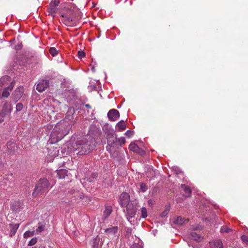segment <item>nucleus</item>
Wrapping results in <instances>:
<instances>
[{
  "label": "nucleus",
  "instance_id": "b1692460",
  "mask_svg": "<svg viewBox=\"0 0 248 248\" xmlns=\"http://www.w3.org/2000/svg\"><path fill=\"white\" fill-rule=\"evenodd\" d=\"M11 78L8 76H4L0 78V86L2 87L5 84L10 82Z\"/></svg>",
  "mask_w": 248,
  "mask_h": 248
},
{
  "label": "nucleus",
  "instance_id": "c03bdc74",
  "mask_svg": "<svg viewBox=\"0 0 248 248\" xmlns=\"http://www.w3.org/2000/svg\"><path fill=\"white\" fill-rule=\"evenodd\" d=\"M22 45L21 43L18 44L15 46V49L16 50H20L22 48Z\"/></svg>",
  "mask_w": 248,
  "mask_h": 248
},
{
  "label": "nucleus",
  "instance_id": "20e7f679",
  "mask_svg": "<svg viewBox=\"0 0 248 248\" xmlns=\"http://www.w3.org/2000/svg\"><path fill=\"white\" fill-rule=\"evenodd\" d=\"M126 208V211L125 213V216H126L127 219L129 221L131 222L130 219L134 217L137 212V208L136 206L133 203H130L125 206Z\"/></svg>",
  "mask_w": 248,
  "mask_h": 248
},
{
  "label": "nucleus",
  "instance_id": "09e8293b",
  "mask_svg": "<svg viewBox=\"0 0 248 248\" xmlns=\"http://www.w3.org/2000/svg\"><path fill=\"white\" fill-rule=\"evenodd\" d=\"M85 107H86V108H91V106H90L89 104H86V105H85Z\"/></svg>",
  "mask_w": 248,
  "mask_h": 248
},
{
  "label": "nucleus",
  "instance_id": "aec40b11",
  "mask_svg": "<svg viewBox=\"0 0 248 248\" xmlns=\"http://www.w3.org/2000/svg\"><path fill=\"white\" fill-rule=\"evenodd\" d=\"M211 248H223V244L221 240H217L210 243Z\"/></svg>",
  "mask_w": 248,
  "mask_h": 248
},
{
  "label": "nucleus",
  "instance_id": "7ed1b4c3",
  "mask_svg": "<svg viewBox=\"0 0 248 248\" xmlns=\"http://www.w3.org/2000/svg\"><path fill=\"white\" fill-rule=\"evenodd\" d=\"M61 16L63 18L62 21L67 26H73L76 18V13L72 9H68L65 12L62 13Z\"/></svg>",
  "mask_w": 248,
  "mask_h": 248
},
{
  "label": "nucleus",
  "instance_id": "a18cd8bd",
  "mask_svg": "<svg viewBox=\"0 0 248 248\" xmlns=\"http://www.w3.org/2000/svg\"><path fill=\"white\" fill-rule=\"evenodd\" d=\"M61 125V124H58V125H57L55 127V128H54V130H53V132H52V134H53V135H54V133H55V131H57L58 129H60Z\"/></svg>",
  "mask_w": 248,
  "mask_h": 248
},
{
  "label": "nucleus",
  "instance_id": "9b49d317",
  "mask_svg": "<svg viewBox=\"0 0 248 248\" xmlns=\"http://www.w3.org/2000/svg\"><path fill=\"white\" fill-rule=\"evenodd\" d=\"M108 117L109 120L115 121L120 117L119 112L115 109H112L108 113Z\"/></svg>",
  "mask_w": 248,
  "mask_h": 248
},
{
  "label": "nucleus",
  "instance_id": "37998d69",
  "mask_svg": "<svg viewBox=\"0 0 248 248\" xmlns=\"http://www.w3.org/2000/svg\"><path fill=\"white\" fill-rule=\"evenodd\" d=\"M169 210L168 209H166L163 212H162L161 214V217H166V216L168 214Z\"/></svg>",
  "mask_w": 248,
  "mask_h": 248
},
{
  "label": "nucleus",
  "instance_id": "e433bc0d",
  "mask_svg": "<svg viewBox=\"0 0 248 248\" xmlns=\"http://www.w3.org/2000/svg\"><path fill=\"white\" fill-rule=\"evenodd\" d=\"M241 239L243 242H244L247 245H248V236L243 235L241 236Z\"/></svg>",
  "mask_w": 248,
  "mask_h": 248
},
{
  "label": "nucleus",
  "instance_id": "f3484780",
  "mask_svg": "<svg viewBox=\"0 0 248 248\" xmlns=\"http://www.w3.org/2000/svg\"><path fill=\"white\" fill-rule=\"evenodd\" d=\"M181 187L183 189L184 191L183 196H184L185 198H189L191 196V189L189 186L184 184H182Z\"/></svg>",
  "mask_w": 248,
  "mask_h": 248
},
{
  "label": "nucleus",
  "instance_id": "5701e85b",
  "mask_svg": "<svg viewBox=\"0 0 248 248\" xmlns=\"http://www.w3.org/2000/svg\"><path fill=\"white\" fill-rule=\"evenodd\" d=\"M75 110L73 108H69L68 110L67 111L65 119V120H71L73 119L74 118V113Z\"/></svg>",
  "mask_w": 248,
  "mask_h": 248
},
{
  "label": "nucleus",
  "instance_id": "a211bd4d",
  "mask_svg": "<svg viewBox=\"0 0 248 248\" xmlns=\"http://www.w3.org/2000/svg\"><path fill=\"white\" fill-rule=\"evenodd\" d=\"M114 142L115 148H118V146L121 147L123 145L125 144V139L124 137H121L120 138H117L116 137L114 140Z\"/></svg>",
  "mask_w": 248,
  "mask_h": 248
},
{
  "label": "nucleus",
  "instance_id": "3c124183",
  "mask_svg": "<svg viewBox=\"0 0 248 248\" xmlns=\"http://www.w3.org/2000/svg\"><path fill=\"white\" fill-rule=\"evenodd\" d=\"M32 248H36V247H32Z\"/></svg>",
  "mask_w": 248,
  "mask_h": 248
},
{
  "label": "nucleus",
  "instance_id": "0eeeda50",
  "mask_svg": "<svg viewBox=\"0 0 248 248\" xmlns=\"http://www.w3.org/2000/svg\"><path fill=\"white\" fill-rule=\"evenodd\" d=\"M60 1L59 0H52L49 4V7L48 8L47 11L49 15H51L54 17L57 13V7L59 5Z\"/></svg>",
  "mask_w": 248,
  "mask_h": 248
},
{
  "label": "nucleus",
  "instance_id": "f03ea898",
  "mask_svg": "<svg viewBox=\"0 0 248 248\" xmlns=\"http://www.w3.org/2000/svg\"><path fill=\"white\" fill-rule=\"evenodd\" d=\"M50 184L46 178H41L36 184L32 196L36 197L39 194L47 192L50 187Z\"/></svg>",
  "mask_w": 248,
  "mask_h": 248
},
{
  "label": "nucleus",
  "instance_id": "f257e3e1",
  "mask_svg": "<svg viewBox=\"0 0 248 248\" xmlns=\"http://www.w3.org/2000/svg\"><path fill=\"white\" fill-rule=\"evenodd\" d=\"M96 141L94 138L89 137L88 139L77 140L72 142L70 147L68 146L70 152L76 153L78 155H84L93 151L96 146Z\"/></svg>",
  "mask_w": 248,
  "mask_h": 248
},
{
  "label": "nucleus",
  "instance_id": "9d476101",
  "mask_svg": "<svg viewBox=\"0 0 248 248\" xmlns=\"http://www.w3.org/2000/svg\"><path fill=\"white\" fill-rule=\"evenodd\" d=\"M15 83V82L13 81L9 86L3 88L1 94L2 98H7L10 96V93L14 88Z\"/></svg>",
  "mask_w": 248,
  "mask_h": 248
},
{
  "label": "nucleus",
  "instance_id": "423d86ee",
  "mask_svg": "<svg viewBox=\"0 0 248 248\" xmlns=\"http://www.w3.org/2000/svg\"><path fill=\"white\" fill-rule=\"evenodd\" d=\"M24 92V88L22 86L17 87L12 93L11 98L15 102L18 101L23 96Z\"/></svg>",
  "mask_w": 248,
  "mask_h": 248
},
{
  "label": "nucleus",
  "instance_id": "bb28decb",
  "mask_svg": "<svg viewBox=\"0 0 248 248\" xmlns=\"http://www.w3.org/2000/svg\"><path fill=\"white\" fill-rule=\"evenodd\" d=\"M116 126L119 129V131L124 130L126 128V124L124 123V121L123 120H121L117 124Z\"/></svg>",
  "mask_w": 248,
  "mask_h": 248
},
{
  "label": "nucleus",
  "instance_id": "f704fd0d",
  "mask_svg": "<svg viewBox=\"0 0 248 248\" xmlns=\"http://www.w3.org/2000/svg\"><path fill=\"white\" fill-rule=\"evenodd\" d=\"M37 242V238L34 237L32 238L29 242L28 246H32L34 245Z\"/></svg>",
  "mask_w": 248,
  "mask_h": 248
},
{
  "label": "nucleus",
  "instance_id": "4be33fe9",
  "mask_svg": "<svg viewBox=\"0 0 248 248\" xmlns=\"http://www.w3.org/2000/svg\"><path fill=\"white\" fill-rule=\"evenodd\" d=\"M190 235L191 238L196 241L201 242L202 240V237L201 235L195 232H191Z\"/></svg>",
  "mask_w": 248,
  "mask_h": 248
},
{
  "label": "nucleus",
  "instance_id": "8fccbe9b",
  "mask_svg": "<svg viewBox=\"0 0 248 248\" xmlns=\"http://www.w3.org/2000/svg\"><path fill=\"white\" fill-rule=\"evenodd\" d=\"M2 167H3V165H2V164L1 162V161L0 160V169L1 168H2Z\"/></svg>",
  "mask_w": 248,
  "mask_h": 248
},
{
  "label": "nucleus",
  "instance_id": "4c0bfd02",
  "mask_svg": "<svg viewBox=\"0 0 248 248\" xmlns=\"http://www.w3.org/2000/svg\"><path fill=\"white\" fill-rule=\"evenodd\" d=\"M78 56L79 58L81 59L85 56V53L82 51H78Z\"/></svg>",
  "mask_w": 248,
  "mask_h": 248
},
{
  "label": "nucleus",
  "instance_id": "c756f323",
  "mask_svg": "<svg viewBox=\"0 0 248 248\" xmlns=\"http://www.w3.org/2000/svg\"><path fill=\"white\" fill-rule=\"evenodd\" d=\"M39 226L37 228L36 232V233H39L43 231L45 229V226L44 225H42L41 223H39Z\"/></svg>",
  "mask_w": 248,
  "mask_h": 248
},
{
  "label": "nucleus",
  "instance_id": "cd10ccee",
  "mask_svg": "<svg viewBox=\"0 0 248 248\" xmlns=\"http://www.w3.org/2000/svg\"><path fill=\"white\" fill-rule=\"evenodd\" d=\"M112 212V208L110 206H106L104 212L105 218L108 217Z\"/></svg>",
  "mask_w": 248,
  "mask_h": 248
},
{
  "label": "nucleus",
  "instance_id": "473e14b6",
  "mask_svg": "<svg viewBox=\"0 0 248 248\" xmlns=\"http://www.w3.org/2000/svg\"><path fill=\"white\" fill-rule=\"evenodd\" d=\"M106 148H107V151L109 153H110V154H112V153L114 152L113 148H115V146L114 144L112 145L108 144Z\"/></svg>",
  "mask_w": 248,
  "mask_h": 248
},
{
  "label": "nucleus",
  "instance_id": "2f4dec72",
  "mask_svg": "<svg viewBox=\"0 0 248 248\" xmlns=\"http://www.w3.org/2000/svg\"><path fill=\"white\" fill-rule=\"evenodd\" d=\"M49 52L52 56H55L56 55H57V54H58V51L54 47H52L50 48Z\"/></svg>",
  "mask_w": 248,
  "mask_h": 248
},
{
  "label": "nucleus",
  "instance_id": "c85d7f7f",
  "mask_svg": "<svg viewBox=\"0 0 248 248\" xmlns=\"http://www.w3.org/2000/svg\"><path fill=\"white\" fill-rule=\"evenodd\" d=\"M140 189L142 192H144L146 191L148 189V186L144 183H140Z\"/></svg>",
  "mask_w": 248,
  "mask_h": 248
},
{
  "label": "nucleus",
  "instance_id": "a878e982",
  "mask_svg": "<svg viewBox=\"0 0 248 248\" xmlns=\"http://www.w3.org/2000/svg\"><path fill=\"white\" fill-rule=\"evenodd\" d=\"M57 176L60 178H64L67 176V171L66 170H61L57 172Z\"/></svg>",
  "mask_w": 248,
  "mask_h": 248
},
{
  "label": "nucleus",
  "instance_id": "72a5a7b5",
  "mask_svg": "<svg viewBox=\"0 0 248 248\" xmlns=\"http://www.w3.org/2000/svg\"><path fill=\"white\" fill-rule=\"evenodd\" d=\"M141 217L142 218H145L147 216V212L146 208L142 207L141 209Z\"/></svg>",
  "mask_w": 248,
  "mask_h": 248
},
{
  "label": "nucleus",
  "instance_id": "a19ab883",
  "mask_svg": "<svg viewBox=\"0 0 248 248\" xmlns=\"http://www.w3.org/2000/svg\"><path fill=\"white\" fill-rule=\"evenodd\" d=\"M229 229L226 226H223L221 229V232H228Z\"/></svg>",
  "mask_w": 248,
  "mask_h": 248
},
{
  "label": "nucleus",
  "instance_id": "49530a36",
  "mask_svg": "<svg viewBox=\"0 0 248 248\" xmlns=\"http://www.w3.org/2000/svg\"><path fill=\"white\" fill-rule=\"evenodd\" d=\"M132 231V229L131 228H128L126 231V235H130Z\"/></svg>",
  "mask_w": 248,
  "mask_h": 248
},
{
  "label": "nucleus",
  "instance_id": "58836bf2",
  "mask_svg": "<svg viewBox=\"0 0 248 248\" xmlns=\"http://www.w3.org/2000/svg\"><path fill=\"white\" fill-rule=\"evenodd\" d=\"M6 115L0 111V124L2 123L4 120V118Z\"/></svg>",
  "mask_w": 248,
  "mask_h": 248
},
{
  "label": "nucleus",
  "instance_id": "39448f33",
  "mask_svg": "<svg viewBox=\"0 0 248 248\" xmlns=\"http://www.w3.org/2000/svg\"><path fill=\"white\" fill-rule=\"evenodd\" d=\"M4 149L5 153L7 155H12L16 154L17 150V146L14 140H10L7 142L6 147Z\"/></svg>",
  "mask_w": 248,
  "mask_h": 248
},
{
  "label": "nucleus",
  "instance_id": "6e6552de",
  "mask_svg": "<svg viewBox=\"0 0 248 248\" xmlns=\"http://www.w3.org/2000/svg\"><path fill=\"white\" fill-rule=\"evenodd\" d=\"M130 196L128 193H122L119 198V203L123 207H125L130 203Z\"/></svg>",
  "mask_w": 248,
  "mask_h": 248
},
{
  "label": "nucleus",
  "instance_id": "2eb2a0df",
  "mask_svg": "<svg viewBox=\"0 0 248 248\" xmlns=\"http://www.w3.org/2000/svg\"><path fill=\"white\" fill-rule=\"evenodd\" d=\"M116 134L114 132L112 131L107 134V143L108 145H113L114 144V140L116 138Z\"/></svg>",
  "mask_w": 248,
  "mask_h": 248
},
{
  "label": "nucleus",
  "instance_id": "6ab92c4d",
  "mask_svg": "<svg viewBox=\"0 0 248 248\" xmlns=\"http://www.w3.org/2000/svg\"><path fill=\"white\" fill-rule=\"evenodd\" d=\"M118 231V227L113 226L105 230V232L108 236L114 235Z\"/></svg>",
  "mask_w": 248,
  "mask_h": 248
},
{
  "label": "nucleus",
  "instance_id": "393cba45",
  "mask_svg": "<svg viewBox=\"0 0 248 248\" xmlns=\"http://www.w3.org/2000/svg\"><path fill=\"white\" fill-rule=\"evenodd\" d=\"M185 221H187V220L185 218H182L181 217L179 216L174 219V223L178 225H183L185 223Z\"/></svg>",
  "mask_w": 248,
  "mask_h": 248
},
{
  "label": "nucleus",
  "instance_id": "de8ad7c7",
  "mask_svg": "<svg viewBox=\"0 0 248 248\" xmlns=\"http://www.w3.org/2000/svg\"><path fill=\"white\" fill-rule=\"evenodd\" d=\"M131 248H141L139 245H133Z\"/></svg>",
  "mask_w": 248,
  "mask_h": 248
},
{
  "label": "nucleus",
  "instance_id": "f8f14e48",
  "mask_svg": "<svg viewBox=\"0 0 248 248\" xmlns=\"http://www.w3.org/2000/svg\"><path fill=\"white\" fill-rule=\"evenodd\" d=\"M129 149L136 153L139 154L141 155H143L145 154V152L140 148L135 143H131L129 146Z\"/></svg>",
  "mask_w": 248,
  "mask_h": 248
},
{
  "label": "nucleus",
  "instance_id": "dca6fc26",
  "mask_svg": "<svg viewBox=\"0 0 248 248\" xmlns=\"http://www.w3.org/2000/svg\"><path fill=\"white\" fill-rule=\"evenodd\" d=\"M12 111V106L11 104L6 102L2 108L1 111H0L6 115H9L11 113Z\"/></svg>",
  "mask_w": 248,
  "mask_h": 248
},
{
  "label": "nucleus",
  "instance_id": "ddd939ff",
  "mask_svg": "<svg viewBox=\"0 0 248 248\" xmlns=\"http://www.w3.org/2000/svg\"><path fill=\"white\" fill-rule=\"evenodd\" d=\"M67 193L72 196V198H74V200H79L82 199L83 198V194L79 192L78 191H76L74 189H71L70 190H68L67 191Z\"/></svg>",
  "mask_w": 248,
  "mask_h": 248
},
{
  "label": "nucleus",
  "instance_id": "c9c22d12",
  "mask_svg": "<svg viewBox=\"0 0 248 248\" xmlns=\"http://www.w3.org/2000/svg\"><path fill=\"white\" fill-rule=\"evenodd\" d=\"M23 104L21 103H19L16 104V111H21L23 108Z\"/></svg>",
  "mask_w": 248,
  "mask_h": 248
},
{
  "label": "nucleus",
  "instance_id": "1a4fd4ad",
  "mask_svg": "<svg viewBox=\"0 0 248 248\" xmlns=\"http://www.w3.org/2000/svg\"><path fill=\"white\" fill-rule=\"evenodd\" d=\"M49 80L42 79L37 84L36 89L39 92L42 93L49 86Z\"/></svg>",
  "mask_w": 248,
  "mask_h": 248
},
{
  "label": "nucleus",
  "instance_id": "7c9ffc66",
  "mask_svg": "<svg viewBox=\"0 0 248 248\" xmlns=\"http://www.w3.org/2000/svg\"><path fill=\"white\" fill-rule=\"evenodd\" d=\"M35 234V231H27L24 234V237H31Z\"/></svg>",
  "mask_w": 248,
  "mask_h": 248
},
{
  "label": "nucleus",
  "instance_id": "412c9836",
  "mask_svg": "<svg viewBox=\"0 0 248 248\" xmlns=\"http://www.w3.org/2000/svg\"><path fill=\"white\" fill-rule=\"evenodd\" d=\"M9 227L10 229V236H13L14 235L16 232L17 230L18 229L19 224H10Z\"/></svg>",
  "mask_w": 248,
  "mask_h": 248
},
{
  "label": "nucleus",
  "instance_id": "79ce46f5",
  "mask_svg": "<svg viewBox=\"0 0 248 248\" xmlns=\"http://www.w3.org/2000/svg\"><path fill=\"white\" fill-rule=\"evenodd\" d=\"M125 135L128 137H131L133 135V132L131 130H127L125 133Z\"/></svg>",
  "mask_w": 248,
  "mask_h": 248
},
{
  "label": "nucleus",
  "instance_id": "ea45409f",
  "mask_svg": "<svg viewBox=\"0 0 248 248\" xmlns=\"http://www.w3.org/2000/svg\"><path fill=\"white\" fill-rule=\"evenodd\" d=\"M68 132L67 131H63V130H62L61 133V132H59L60 136V137L58 136V137L60 138L62 137L63 138L64 136L68 134Z\"/></svg>",
  "mask_w": 248,
  "mask_h": 248
},
{
  "label": "nucleus",
  "instance_id": "4468645a",
  "mask_svg": "<svg viewBox=\"0 0 248 248\" xmlns=\"http://www.w3.org/2000/svg\"><path fill=\"white\" fill-rule=\"evenodd\" d=\"M103 244V241L102 240L101 236L97 235L94 239H93V248H99V247H101Z\"/></svg>",
  "mask_w": 248,
  "mask_h": 248
}]
</instances>
